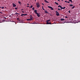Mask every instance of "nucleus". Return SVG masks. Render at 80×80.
<instances>
[{
  "label": "nucleus",
  "mask_w": 80,
  "mask_h": 80,
  "mask_svg": "<svg viewBox=\"0 0 80 80\" xmlns=\"http://www.w3.org/2000/svg\"><path fill=\"white\" fill-rule=\"evenodd\" d=\"M1 8L2 9H3V8H4V7H2Z\"/></svg>",
  "instance_id": "26"
},
{
  "label": "nucleus",
  "mask_w": 80,
  "mask_h": 80,
  "mask_svg": "<svg viewBox=\"0 0 80 80\" xmlns=\"http://www.w3.org/2000/svg\"><path fill=\"white\" fill-rule=\"evenodd\" d=\"M33 7V5H31L30 7H29V8H32Z\"/></svg>",
  "instance_id": "24"
},
{
  "label": "nucleus",
  "mask_w": 80,
  "mask_h": 80,
  "mask_svg": "<svg viewBox=\"0 0 80 80\" xmlns=\"http://www.w3.org/2000/svg\"><path fill=\"white\" fill-rule=\"evenodd\" d=\"M48 8H51V10H53V8H52V7L48 6Z\"/></svg>",
  "instance_id": "4"
},
{
  "label": "nucleus",
  "mask_w": 80,
  "mask_h": 80,
  "mask_svg": "<svg viewBox=\"0 0 80 80\" xmlns=\"http://www.w3.org/2000/svg\"><path fill=\"white\" fill-rule=\"evenodd\" d=\"M0 8H2V7H0Z\"/></svg>",
  "instance_id": "41"
},
{
  "label": "nucleus",
  "mask_w": 80,
  "mask_h": 80,
  "mask_svg": "<svg viewBox=\"0 0 80 80\" xmlns=\"http://www.w3.org/2000/svg\"><path fill=\"white\" fill-rule=\"evenodd\" d=\"M58 10H60V8H58Z\"/></svg>",
  "instance_id": "28"
},
{
  "label": "nucleus",
  "mask_w": 80,
  "mask_h": 80,
  "mask_svg": "<svg viewBox=\"0 0 80 80\" xmlns=\"http://www.w3.org/2000/svg\"><path fill=\"white\" fill-rule=\"evenodd\" d=\"M65 2H66V3H67L68 2V1H65Z\"/></svg>",
  "instance_id": "27"
},
{
  "label": "nucleus",
  "mask_w": 80,
  "mask_h": 80,
  "mask_svg": "<svg viewBox=\"0 0 80 80\" xmlns=\"http://www.w3.org/2000/svg\"><path fill=\"white\" fill-rule=\"evenodd\" d=\"M23 16V15L22 14L21 16L22 17V16Z\"/></svg>",
  "instance_id": "32"
},
{
  "label": "nucleus",
  "mask_w": 80,
  "mask_h": 80,
  "mask_svg": "<svg viewBox=\"0 0 80 80\" xmlns=\"http://www.w3.org/2000/svg\"><path fill=\"white\" fill-rule=\"evenodd\" d=\"M4 18H5V19H6V18H5V17H4Z\"/></svg>",
  "instance_id": "34"
},
{
  "label": "nucleus",
  "mask_w": 80,
  "mask_h": 80,
  "mask_svg": "<svg viewBox=\"0 0 80 80\" xmlns=\"http://www.w3.org/2000/svg\"><path fill=\"white\" fill-rule=\"evenodd\" d=\"M21 10H23V9H21Z\"/></svg>",
  "instance_id": "40"
},
{
  "label": "nucleus",
  "mask_w": 80,
  "mask_h": 80,
  "mask_svg": "<svg viewBox=\"0 0 80 80\" xmlns=\"http://www.w3.org/2000/svg\"><path fill=\"white\" fill-rule=\"evenodd\" d=\"M22 13H24V11H22Z\"/></svg>",
  "instance_id": "38"
},
{
  "label": "nucleus",
  "mask_w": 80,
  "mask_h": 80,
  "mask_svg": "<svg viewBox=\"0 0 80 80\" xmlns=\"http://www.w3.org/2000/svg\"><path fill=\"white\" fill-rule=\"evenodd\" d=\"M59 2H60V0H57Z\"/></svg>",
  "instance_id": "39"
},
{
  "label": "nucleus",
  "mask_w": 80,
  "mask_h": 80,
  "mask_svg": "<svg viewBox=\"0 0 80 80\" xmlns=\"http://www.w3.org/2000/svg\"><path fill=\"white\" fill-rule=\"evenodd\" d=\"M17 16H18V15H17Z\"/></svg>",
  "instance_id": "45"
},
{
  "label": "nucleus",
  "mask_w": 80,
  "mask_h": 80,
  "mask_svg": "<svg viewBox=\"0 0 80 80\" xmlns=\"http://www.w3.org/2000/svg\"><path fill=\"white\" fill-rule=\"evenodd\" d=\"M34 12H35V13L36 14H37L38 13H37V10H34Z\"/></svg>",
  "instance_id": "10"
},
{
  "label": "nucleus",
  "mask_w": 80,
  "mask_h": 80,
  "mask_svg": "<svg viewBox=\"0 0 80 80\" xmlns=\"http://www.w3.org/2000/svg\"><path fill=\"white\" fill-rule=\"evenodd\" d=\"M42 10H45V9H44V8H43V6L42 7Z\"/></svg>",
  "instance_id": "22"
},
{
  "label": "nucleus",
  "mask_w": 80,
  "mask_h": 80,
  "mask_svg": "<svg viewBox=\"0 0 80 80\" xmlns=\"http://www.w3.org/2000/svg\"><path fill=\"white\" fill-rule=\"evenodd\" d=\"M65 20V19H61V21H64V20Z\"/></svg>",
  "instance_id": "15"
},
{
  "label": "nucleus",
  "mask_w": 80,
  "mask_h": 80,
  "mask_svg": "<svg viewBox=\"0 0 80 80\" xmlns=\"http://www.w3.org/2000/svg\"><path fill=\"white\" fill-rule=\"evenodd\" d=\"M45 13H48V12L47 11H45Z\"/></svg>",
  "instance_id": "16"
},
{
  "label": "nucleus",
  "mask_w": 80,
  "mask_h": 80,
  "mask_svg": "<svg viewBox=\"0 0 80 80\" xmlns=\"http://www.w3.org/2000/svg\"><path fill=\"white\" fill-rule=\"evenodd\" d=\"M68 12H69V13H70V11H68Z\"/></svg>",
  "instance_id": "30"
},
{
  "label": "nucleus",
  "mask_w": 80,
  "mask_h": 80,
  "mask_svg": "<svg viewBox=\"0 0 80 80\" xmlns=\"http://www.w3.org/2000/svg\"><path fill=\"white\" fill-rule=\"evenodd\" d=\"M69 2H71V3H73V2H72V0H68Z\"/></svg>",
  "instance_id": "19"
},
{
  "label": "nucleus",
  "mask_w": 80,
  "mask_h": 80,
  "mask_svg": "<svg viewBox=\"0 0 80 80\" xmlns=\"http://www.w3.org/2000/svg\"><path fill=\"white\" fill-rule=\"evenodd\" d=\"M55 4H56V5H58V3L56 2H55Z\"/></svg>",
  "instance_id": "18"
},
{
  "label": "nucleus",
  "mask_w": 80,
  "mask_h": 80,
  "mask_svg": "<svg viewBox=\"0 0 80 80\" xmlns=\"http://www.w3.org/2000/svg\"><path fill=\"white\" fill-rule=\"evenodd\" d=\"M17 19L18 20V21H21L20 19L19 18H17Z\"/></svg>",
  "instance_id": "14"
},
{
  "label": "nucleus",
  "mask_w": 80,
  "mask_h": 80,
  "mask_svg": "<svg viewBox=\"0 0 80 80\" xmlns=\"http://www.w3.org/2000/svg\"><path fill=\"white\" fill-rule=\"evenodd\" d=\"M70 6H71V7H72V6H73V5L72 4H69Z\"/></svg>",
  "instance_id": "23"
},
{
  "label": "nucleus",
  "mask_w": 80,
  "mask_h": 80,
  "mask_svg": "<svg viewBox=\"0 0 80 80\" xmlns=\"http://www.w3.org/2000/svg\"><path fill=\"white\" fill-rule=\"evenodd\" d=\"M0 13H2V12H0Z\"/></svg>",
  "instance_id": "42"
},
{
  "label": "nucleus",
  "mask_w": 80,
  "mask_h": 80,
  "mask_svg": "<svg viewBox=\"0 0 80 80\" xmlns=\"http://www.w3.org/2000/svg\"><path fill=\"white\" fill-rule=\"evenodd\" d=\"M36 15H37L38 17H40V15L39 13H38L36 14Z\"/></svg>",
  "instance_id": "7"
},
{
  "label": "nucleus",
  "mask_w": 80,
  "mask_h": 80,
  "mask_svg": "<svg viewBox=\"0 0 80 80\" xmlns=\"http://www.w3.org/2000/svg\"><path fill=\"white\" fill-rule=\"evenodd\" d=\"M21 15H23L24 16H25L26 15H27V14H21Z\"/></svg>",
  "instance_id": "12"
},
{
  "label": "nucleus",
  "mask_w": 80,
  "mask_h": 80,
  "mask_svg": "<svg viewBox=\"0 0 80 80\" xmlns=\"http://www.w3.org/2000/svg\"><path fill=\"white\" fill-rule=\"evenodd\" d=\"M30 19L31 20H33V17H32V15H30Z\"/></svg>",
  "instance_id": "5"
},
{
  "label": "nucleus",
  "mask_w": 80,
  "mask_h": 80,
  "mask_svg": "<svg viewBox=\"0 0 80 80\" xmlns=\"http://www.w3.org/2000/svg\"><path fill=\"white\" fill-rule=\"evenodd\" d=\"M35 1H36V0H35Z\"/></svg>",
  "instance_id": "44"
},
{
  "label": "nucleus",
  "mask_w": 80,
  "mask_h": 80,
  "mask_svg": "<svg viewBox=\"0 0 80 80\" xmlns=\"http://www.w3.org/2000/svg\"><path fill=\"white\" fill-rule=\"evenodd\" d=\"M56 15L57 16H60L59 13L57 11H56Z\"/></svg>",
  "instance_id": "3"
},
{
  "label": "nucleus",
  "mask_w": 80,
  "mask_h": 80,
  "mask_svg": "<svg viewBox=\"0 0 80 80\" xmlns=\"http://www.w3.org/2000/svg\"><path fill=\"white\" fill-rule=\"evenodd\" d=\"M75 6H73L72 7V9H73L74 8H75Z\"/></svg>",
  "instance_id": "21"
},
{
  "label": "nucleus",
  "mask_w": 80,
  "mask_h": 80,
  "mask_svg": "<svg viewBox=\"0 0 80 80\" xmlns=\"http://www.w3.org/2000/svg\"><path fill=\"white\" fill-rule=\"evenodd\" d=\"M36 5L37 6V8H39V7H40V4H39V3L38 2L36 3Z\"/></svg>",
  "instance_id": "2"
},
{
  "label": "nucleus",
  "mask_w": 80,
  "mask_h": 80,
  "mask_svg": "<svg viewBox=\"0 0 80 80\" xmlns=\"http://www.w3.org/2000/svg\"><path fill=\"white\" fill-rule=\"evenodd\" d=\"M14 15H20V14L19 13L16 12L14 14Z\"/></svg>",
  "instance_id": "9"
},
{
  "label": "nucleus",
  "mask_w": 80,
  "mask_h": 80,
  "mask_svg": "<svg viewBox=\"0 0 80 80\" xmlns=\"http://www.w3.org/2000/svg\"><path fill=\"white\" fill-rule=\"evenodd\" d=\"M27 7H29L30 8V7L29 6H27Z\"/></svg>",
  "instance_id": "31"
},
{
  "label": "nucleus",
  "mask_w": 80,
  "mask_h": 80,
  "mask_svg": "<svg viewBox=\"0 0 80 80\" xmlns=\"http://www.w3.org/2000/svg\"><path fill=\"white\" fill-rule=\"evenodd\" d=\"M27 21H31V20H32L30 19H27Z\"/></svg>",
  "instance_id": "13"
},
{
  "label": "nucleus",
  "mask_w": 80,
  "mask_h": 80,
  "mask_svg": "<svg viewBox=\"0 0 80 80\" xmlns=\"http://www.w3.org/2000/svg\"><path fill=\"white\" fill-rule=\"evenodd\" d=\"M15 9L16 10H17V8H15Z\"/></svg>",
  "instance_id": "29"
},
{
  "label": "nucleus",
  "mask_w": 80,
  "mask_h": 80,
  "mask_svg": "<svg viewBox=\"0 0 80 80\" xmlns=\"http://www.w3.org/2000/svg\"><path fill=\"white\" fill-rule=\"evenodd\" d=\"M67 3H70V2H69V1L68 2H67Z\"/></svg>",
  "instance_id": "35"
},
{
  "label": "nucleus",
  "mask_w": 80,
  "mask_h": 80,
  "mask_svg": "<svg viewBox=\"0 0 80 80\" xmlns=\"http://www.w3.org/2000/svg\"><path fill=\"white\" fill-rule=\"evenodd\" d=\"M48 24H48H48H52V23H51V22H48Z\"/></svg>",
  "instance_id": "17"
},
{
  "label": "nucleus",
  "mask_w": 80,
  "mask_h": 80,
  "mask_svg": "<svg viewBox=\"0 0 80 80\" xmlns=\"http://www.w3.org/2000/svg\"><path fill=\"white\" fill-rule=\"evenodd\" d=\"M44 1L45 2H46V3H49V2H48V1H47V0H44Z\"/></svg>",
  "instance_id": "11"
},
{
  "label": "nucleus",
  "mask_w": 80,
  "mask_h": 80,
  "mask_svg": "<svg viewBox=\"0 0 80 80\" xmlns=\"http://www.w3.org/2000/svg\"><path fill=\"white\" fill-rule=\"evenodd\" d=\"M32 9L33 10H35V8H33Z\"/></svg>",
  "instance_id": "25"
},
{
  "label": "nucleus",
  "mask_w": 80,
  "mask_h": 80,
  "mask_svg": "<svg viewBox=\"0 0 80 80\" xmlns=\"http://www.w3.org/2000/svg\"><path fill=\"white\" fill-rule=\"evenodd\" d=\"M12 5H13V7H15L17 6H16V5H15L14 3H12Z\"/></svg>",
  "instance_id": "8"
},
{
  "label": "nucleus",
  "mask_w": 80,
  "mask_h": 80,
  "mask_svg": "<svg viewBox=\"0 0 80 80\" xmlns=\"http://www.w3.org/2000/svg\"><path fill=\"white\" fill-rule=\"evenodd\" d=\"M65 17V18H68V17H67V16H66Z\"/></svg>",
  "instance_id": "33"
},
{
  "label": "nucleus",
  "mask_w": 80,
  "mask_h": 80,
  "mask_svg": "<svg viewBox=\"0 0 80 80\" xmlns=\"http://www.w3.org/2000/svg\"><path fill=\"white\" fill-rule=\"evenodd\" d=\"M58 7H60L61 8L60 10H62V9H65V7H64L63 8L60 5H59L58 6Z\"/></svg>",
  "instance_id": "1"
},
{
  "label": "nucleus",
  "mask_w": 80,
  "mask_h": 80,
  "mask_svg": "<svg viewBox=\"0 0 80 80\" xmlns=\"http://www.w3.org/2000/svg\"><path fill=\"white\" fill-rule=\"evenodd\" d=\"M28 5H29V4L28 3L27 4Z\"/></svg>",
  "instance_id": "37"
},
{
  "label": "nucleus",
  "mask_w": 80,
  "mask_h": 80,
  "mask_svg": "<svg viewBox=\"0 0 80 80\" xmlns=\"http://www.w3.org/2000/svg\"><path fill=\"white\" fill-rule=\"evenodd\" d=\"M18 3H19L20 5H21V2H20L18 1Z\"/></svg>",
  "instance_id": "20"
},
{
  "label": "nucleus",
  "mask_w": 80,
  "mask_h": 80,
  "mask_svg": "<svg viewBox=\"0 0 80 80\" xmlns=\"http://www.w3.org/2000/svg\"><path fill=\"white\" fill-rule=\"evenodd\" d=\"M50 22V20H47L46 21L47 24H48V22Z\"/></svg>",
  "instance_id": "6"
},
{
  "label": "nucleus",
  "mask_w": 80,
  "mask_h": 80,
  "mask_svg": "<svg viewBox=\"0 0 80 80\" xmlns=\"http://www.w3.org/2000/svg\"><path fill=\"white\" fill-rule=\"evenodd\" d=\"M0 23H1V22H0Z\"/></svg>",
  "instance_id": "43"
},
{
  "label": "nucleus",
  "mask_w": 80,
  "mask_h": 80,
  "mask_svg": "<svg viewBox=\"0 0 80 80\" xmlns=\"http://www.w3.org/2000/svg\"><path fill=\"white\" fill-rule=\"evenodd\" d=\"M42 5H44V4L43 3H42Z\"/></svg>",
  "instance_id": "36"
}]
</instances>
